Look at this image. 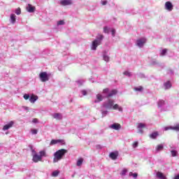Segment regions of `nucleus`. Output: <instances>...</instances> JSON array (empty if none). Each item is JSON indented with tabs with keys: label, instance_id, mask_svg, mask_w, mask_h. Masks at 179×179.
<instances>
[{
	"label": "nucleus",
	"instance_id": "obj_1",
	"mask_svg": "<svg viewBox=\"0 0 179 179\" xmlns=\"http://www.w3.org/2000/svg\"><path fill=\"white\" fill-rule=\"evenodd\" d=\"M68 152L67 150L62 149L54 153L53 163H57L59 161H61L65 154Z\"/></svg>",
	"mask_w": 179,
	"mask_h": 179
},
{
	"label": "nucleus",
	"instance_id": "obj_2",
	"mask_svg": "<svg viewBox=\"0 0 179 179\" xmlns=\"http://www.w3.org/2000/svg\"><path fill=\"white\" fill-rule=\"evenodd\" d=\"M103 39V35H99V37L96 38L95 41L92 42V50H96L98 45H101V40Z\"/></svg>",
	"mask_w": 179,
	"mask_h": 179
},
{
	"label": "nucleus",
	"instance_id": "obj_3",
	"mask_svg": "<svg viewBox=\"0 0 179 179\" xmlns=\"http://www.w3.org/2000/svg\"><path fill=\"white\" fill-rule=\"evenodd\" d=\"M38 77L42 83H45L49 80V76L46 72H41Z\"/></svg>",
	"mask_w": 179,
	"mask_h": 179
},
{
	"label": "nucleus",
	"instance_id": "obj_4",
	"mask_svg": "<svg viewBox=\"0 0 179 179\" xmlns=\"http://www.w3.org/2000/svg\"><path fill=\"white\" fill-rule=\"evenodd\" d=\"M147 39L146 38H141L138 39L136 41V45H138L139 48H142L144 46V44L146 43Z\"/></svg>",
	"mask_w": 179,
	"mask_h": 179
},
{
	"label": "nucleus",
	"instance_id": "obj_5",
	"mask_svg": "<svg viewBox=\"0 0 179 179\" xmlns=\"http://www.w3.org/2000/svg\"><path fill=\"white\" fill-rule=\"evenodd\" d=\"M109 128L113 130L119 131L120 130V129H122V125H120V123H113L110 126H109Z\"/></svg>",
	"mask_w": 179,
	"mask_h": 179
},
{
	"label": "nucleus",
	"instance_id": "obj_6",
	"mask_svg": "<svg viewBox=\"0 0 179 179\" xmlns=\"http://www.w3.org/2000/svg\"><path fill=\"white\" fill-rule=\"evenodd\" d=\"M58 143L64 145L65 141H64V140H62V139L52 140V141H50V145H56V144H58Z\"/></svg>",
	"mask_w": 179,
	"mask_h": 179
},
{
	"label": "nucleus",
	"instance_id": "obj_7",
	"mask_svg": "<svg viewBox=\"0 0 179 179\" xmlns=\"http://www.w3.org/2000/svg\"><path fill=\"white\" fill-rule=\"evenodd\" d=\"M117 156H119V152H111L110 154H109V158H110L112 160H116L117 159Z\"/></svg>",
	"mask_w": 179,
	"mask_h": 179
},
{
	"label": "nucleus",
	"instance_id": "obj_8",
	"mask_svg": "<svg viewBox=\"0 0 179 179\" xmlns=\"http://www.w3.org/2000/svg\"><path fill=\"white\" fill-rule=\"evenodd\" d=\"M42 157H40L37 154H34L32 157V161H34V163H38L39 162H42Z\"/></svg>",
	"mask_w": 179,
	"mask_h": 179
},
{
	"label": "nucleus",
	"instance_id": "obj_9",
	"mask_svg": "<svg viewBox=\"0 0 179 179\" xmlns=\"http://www.w3.org/2000/svg\"><path fill=\"white\" fill-rule=\"evenodd\" d=\"M26 10L30 13H33L36 12V7L31 6V4H28V6L26 7Z\"/></svg>",
	"mask_w": 179,
	"mask_h": 179
},
{
	"label": "nucleus",
	"instance_id": "obj_10",
	"mask_svg": "<svg viewBox=\"0 0 179 179\" xmlns=\"http://www.w3.org/2000/svg\"><path fill=\"white\" fill-rule=\"evenodd\" d=\"M165 8L168 10L169 12L172 11L173 10V5L171 1H167L165 3Z\"/></svg>",
	"mask_w": 179,
	"mask_h": 179
},
{
	"label": "nucleus",
	"instance_id": "obj_11",
	"mask_svg": "<svg viewBox=\"0 0 179 179\" xmlns=\"http://www.w3.org/2000/svg\"><path fill=\"white\" fill-rule=\"evenodd\" d=\"M114 102L113 100H108V103H104L103 106L106 108H111L113 106Z\"/></svg>",
	"mask_w": 179,
	"mask_h": 179
},
{
	"label": "nucleus",
	"instance_id": "obj_12",
	"mask_svg": "<svg viewBox=\"0 0 179 179\" xmlns=\"http://www.w3.org/2000/svg\"><path fill=\"white\" fill-rule=\"evenodd\" d=\"M60 4L63 6H66L71 5V0H62L60 1Z\"/></svg>",
	"mask_w": 179,
	"mask_h": 179
},
{
	"label": "nucleus",
	"instance_id": "obj_13",
	"mask_svg": "<svg viewBox=\"0 0 179 179\" xmlns=\"http://www.w3.org/2000/svg\"><path fill=\"white\" fill-rule=\"evenodd\" d=\"M13 122L10 121L9 124H7L3 126V131L8 130L10 128L13 127Z\"/></svg>",
	"mask_w": 179,
	"mask_h": 179
},
{
	"label": "nucleus",
	"instance_id": "obj_14",
	"mask_svg": "<svg viewBox=\"0 0 179 179\" xmlns=\"http://www.w3.org/2000/svg\"><path fill=\"white\" fill-rule=\"evenodd\" d=\"M38 99V96L36 95L32 94L31 97H29V101H31V103H34Z\"/></svg>",
	"mask_w": 179,
	"mask_h": 179
},
{
	"label": "nucleus",
	"instance_id": "obj_15",
	"mask_svg": "<svg viewBox=\"0 0 179 179\" xmlns=\"http://www.w3.org/2000/svg\"><path fill=\"white\" fill-rule=\"evenodd\" d=\"M157 136H159V133L157 131H155V132L152 133L151 134H149V137L151 139H156Z\"/></svg>",
	"mask_w": 179,
	"mask_h": 179
},
{
	"label": "nucleus",
	"instance_id": "obj_16",
	"mask_svg": "<svg viewBox=\"0 0 179 179\" xmlns=\"http://www.w3.org/2000/svg\"><path fill=\"white\" fill-rule=\"evenodd\" d=\"M164 87H165L166 90L171 89L172 87L171 81H166V83H164Z\"/></svg>",
	"mask_w": 179,
	"mask_h": 179
},
{
	"label": "nucleus",
	"instance_id": "obj_17",
	"mask_svg": "<svg viewBox=\"0 0 179 179\" xmlns=\"http://www.w3.org/2000/svg\"><path fill=\"white\" fill-rule=\"evenodd\" d=\"M53 118L56 119L57 120H61L62 119V115L60 113H55L53 114Z\"/></svg>",
	"mask_w": 179,
	"mask_h": 179
},
{
	"label": "nucleus",
	"instance_id": "obj_18",
	"mask_svg": "<svg viewBox=\"0 0 179 179\" xmlns=\"http://www.w3.org/2000/svg\"><path fill=\"white\" fill-rule=\"evenodd\" d=\"M157 178H159V179H166V176H164V173H162V172H159V171H158V172L157 173Z\"/></svg>",
	"mask_w": 179,
	"mask_h": 179
},
{
	"label": "nucleus",
	"instance_id": "obj_19",
	"mask_svg": "<svg viewBox=\"0 0 179 179\" xmlns=\"http://www.w3.org/2000/svg\"><path fill=\"white\" fill-rule=\"evenodd\" d=\"M10 20L11 23L15 24L16 21V15L15 14H11Z\"/></svg>",
	"mask_w": 179,
	"mask_h": 179
},
{
	"label": "nucleus",
	"instance_id": "obj_20",
	"mask_svg": "<svg viewBox=\"0 0 179 179\" xmlns=\"http://www.w3.org/2000/svg\"><path fill=\"white\" fill-rule=\"evenodd\" d=\"M117 91L116 90H111L108 94V98L113 97L114 95L117 94Z\"/></svg>",
	"mask_w": 179,
	"mask_h": 179
},
{
	"label": "nucleus",
	"instance_id": "obj_21",
	"mask_svg": "<svg viewBox=\"0 0 179 179\" xmlns=\"http://www.w3.org/2000/svg\"><path fill=\"white\" fill-rule=\"evenodd\" d=\"M113 109L114 110H118V111H120V112H122L123 111V109L122 107H120L119 105L117 104H115L113 106Z\"/></svg>",
	"mask_w": 179,
	"mask_h": 179
},
{
	"label": "nucleus",
	"instance_id": "obj_22",
	"mask_svg": "<svg viewBox=\"0 0 179 179\" xmlns=\"http://www.w3.org/2000/svg\"><path fill=\"white\" fill-rule=\"evenodd\" d=\"M171 130H174L176 132H179V124H176V126H173L171 127Z\"/></svg>",
	"mask_w": 179,
	"mask_h": 179
},
{
	"label": "nucleus",
	"instance_id": "obj_23",
	"mask_svg": "<svg viewBox=\"0 0 179 179\" xmlns=\"http://www.w3.org/2000/svg\"><path fill=\"white\" fill-rule=\"evenodd\" d=\"M164 105H165V101L164 100L161 99V100H159V101H158V106L159 107H162Z\"/></svg>",
	"mask_w": 179,
	"mask_h": 179
},
{
	"label": "nucleus",
	"instance_id": "obj_24",
	"mask_svg": "<svg viewBox=\"0 0 179 179\" xmlns=\"http://www.w3.org/2000/svg\"><path fill=\"white\" fill-rule=\"evenodd\" d=\"M83 163V158L78 159V160L77 161V166H81Z\"/></svg>",
	"mask_w": 179,
	"mask_h": 179
},
{
	"label": "nucleus",
	"instance_id": "obj_25",
	"mask_svg": "<svg viewBox=\"0 0 179 179\" xmlns=\"http://www.w3.org/2000/svg\"><path fill=\"white\" fill-rule=\"evenodd\" d=\"M145 127H146V125L144 123H138V129H144Z\"/></svg>",
	"mask_w": 179,
	"mask_h": 179
},
{
	"label": "nucleus",
	"instance_id": "obj_26",
	"mask_svg": "<svg viewBox=\"0 0 179 179\" xmlns=\"http://www.w3.org/2000/svg\"><path fill=\"white\" fill-rule=\"evenodd\" d=\"M134 90H135V92H142L143 90V87H142V86H139L138 87L134 88Z\"/></svg>",
	"mask_w": 179,
	"mask_h": 179
},
{
	"label": "nucleus",
	"instance_id": "obj_27",
	"mask_svg": "<svg viewBox=\"0 0 179 179\" xmlns=\"http://www.w3.org/2000/svg\"><path fill=\"white\" fill-rule=\"evenodd\" d=\"M164 149L163 145H157L156 150L157 151H162Z\"/></svg>",
	"mask_w": 179,
	"mask_h": 179
},
{
	"label": "nucleus",
	"instance_id": "obj_28",
	"mask_svg": "<svg viewBox=\"0 0 179 179\" xmlns=\"http://www.w3.org/2000/svg\"><path fill=\"white\" fill-rule=\"evenodd\" d=\"M96 99H98V101H102L103 100L102 95L100 94H96Z\"/></svg>",
	"mask_w": 179,
	"mask_h": 179
},
{
	"label": "nucleus",
	"instance_id": "obj_29",
	"mask_svg": "<svg viewBox=\"0 0 179 179\" xmlns=\"http://www.w3.org/2000/svg\"><path fill=\"white\" fill-rule=\"evenodd\" d=\"M59 172V171H54L52 173V177H57Z\"/></svg>",
	"mask_w": 179,
	"mask_h": 179
},
{
	"label": "nucleus",
	"instance_id": "obj_30",
	"mask_svg": "<svg viewBox=\"0 0 179 179\" xmlns=\"http://www.w3.org/2000/svg\"><path fill=\"white\" fill-rule=\"evenodd\" d=\"M40 155H38V156H40V157H46V152H45V151H44V150H41V151H40Z\"/></svg>",
	"mask_w": 179,
	"mask_h": 179
},
{
	"label": "nucleus",
	"instance_id": "obj_31",
	"mask_svg": "<svg viewBox=\"0 0 179 179\" xmlns=\"http://www.w3.org/2000/svg\"><path fill=\"white\" fill-rule=\"evenodd\" d=\"M103 59H104L105 62H108L110 60V57L107 55H103Z\"/></svg>",
	"mask_w": 179,
	"mask_h": 179
},
{
	"label": "nucleus",
	"instance_id": "obj_32",
	"mask_svg": "<svg viewBox=\"0 0 179 179\" xmlns=\"http://www.w3.org/2000/svg\"><path fill=\"white\" fill-rule=\"evenodd\" d=\"M171 155H172L173 157H175L176 156H177V151L176 150L171 151Z\"/></svg>",
	"mask_w": 179,
	"mask_h": 179
},
{
	"label": "nucleus",
	"instance_id": "obj_33",
	"mask_svg": "<svg viewBox=\"0 0 179 179\" xmlns=\"http://www.w3.org/2000/svg\"><path fill=\"white\" fill-rule=\"evenodd\" d=\"M15 14H17L18 15L21 14V8H18L15 10Z\"/></svg>",
	"mask_w": 179,
	"mask_h": 179
},
{
	"label": "nucleus",
	"instance_id": "obj_34",
	"mask_svg": "<svg viewBox=\"0 0 179 179\" xmlns=\"http://www.w3.org/2000/svg\"><path fill=\"white\" fill-rule=\"evenodd\" d=\"M127 172L128 171L126 169H123L122 171H121V176H125Z\"/></svg>",
	"mask_w": 179,
	"mask_h": 179
},
{
	"label": "nucleus",
	"instance_id": "obj_35",
	"mask_svg": "<svg viewBox=\"0 0 179 179\" xmlns=\"http://www.w3.org/2000/svg\"><path fill=\"white\" fill-rule=\"evenodd\" d=\"M23 98H24L25 100H28L29 99H30V95L26 94L23 95Z\"/></svg>",
	"mask_w": 179,
	"mask_h": 179
},
{
	"label": "nucleus",
	"instance_id": "obj_36",
	"mask_svg": "<svg viewBox=\"0 0 179 179\" xmlns=\"http://www.w3.org/2000/svg\"><path fill=\"white\" fill-rule=\"evenodd\" d=\"M64 20H59L57 23L58 26L59 25H64Z\"/></svg>",
	"mask_w": 179,
	"mask_h": 179
},
{
	"label": "nucleus",
	"instance_id": "obj_37",
	"mask_svg": "<svg viewBox=\"0 0 179 179\" xmlns=\"http://www.w3.org/2000/svg\"><path fill=\"white\" fill-rule=\"evenodd\" d=\"M111 33L113 37L115 36L116 30L115 29H112Z\"/></svg>",
	"mask_w": 179,
	"mask_h": 179
},
{
	"label": "nucleus",
	"instance_id": "obj_38",
	"mask_svg": "<svg viewBox=\"0 0 179 179\" xmlns=\"http://www.w3.org/2000/svg\"><path fill=\"white\" fill-rule=\"evenodd\" d=\"M104 33L108 34V28L107 27H104L103 29Z\"/></svg>",
	"mask_w": 179,
	"mask_h": 179
},
{
	"label": "nucleus",
	"instance_id": "obj_39",
	"mask_svg": "<svg viewBox=\"0 0 179 179\" xmlns=\"http://www.w3.org/2000/svg\"><path fill=\"white\" fill-rule=\"evenodd\" d=\"M38 133V131L36 129H31V134L34 135H36Z\"/></svg>",
	"mask_w": 179,
	"mask_h": 179
},
{
	"label": "nucleus",
	"instance_id": "obj_40",
	"mask_svg": "<svg viewBox=\"0 0 179 179\" xmlns=\"http://www.w3.org/2000/svg\"><path fill=\"white\" fill-rule=\"evenodd\" d=\"M138 146V142L133 143V148H136Z\"/></svg>",
	"mask_w": 179,
	"mask_h": 179
},
{
	"label": "nucleus",
	"instance_id": "obj_41",
	"mask_svg": "<svg viewBox=\"0 0 179 179\" xmlns=\"http://www.w3.org/2000/svg\"><path fill=\"white\" fill-rule=\"evenodd\" d=\"M129 176H132L134 178H137L138 177V173H129Z\"/></svg>",
	"mask_w": 179,
	"mask_h": 179
},
{
	"label": "nucleus",
	"instance_id": "obj_42",
	"mask_svg": "<svg viewBox=\"0 0 179 179\" xmlns=\"http://www.w3.org/2000/svg\"><path fill=\"white\" fill-rule=\"evenodd\" d=\"M166 52H167L166 49H164L162 50V52H161V55H162V56H164L166 55Z\"/></svg>",
	"mask_w": 179,
	"mask_h": 179
},
{
	"label": "nucleus",
	"instance_id": "obj_43",
	"mask_svg": "<svg viewBox=\"0 0 179 179\" xmlns=\"http://www.w3.org/2000/svg\"><path fill=\"white\" fill-rule=\"evenodd\" d=\"M124 76H131V73H129V71H124L123 73Z\"/></svg>",
	"mask_w": 179,
	"mask_h": 179
},
{
	"label": "nucleus",
	"instance_id": "obj_44",
	"mask_svg": "<svg viewBox=\"0 0 179 179\" xmlns=\"http://www.w3.org/2000/svg\"><path fill=\"white\" fill-rule=\"evenodd\" d=\"M108 92V88L103 90V94H107Z\"/></svg>",
	"mask_w": 179,
	"mask_h": 179
},
{
	"label": "nucleus",
	"instance_id": "obj_45",
	"mask_svg": "<svg viewBox=\"0 0 179 179\" xmlns=\"http://www.w3.org/2000/svg\"><path fill=\"white\" fill-rule=\"evenodd\" d=\"M107 3H108V1H101V5H102V6L107 5Z\"/></svg>",
	"mask_w": 179,
	"mask_h": 179
},
{
	"label": "nucleus",
	"instance_id": "obj_46",
	"mask_svg": "<svg viewBox=\"0 0 179 179\" xmlns=\"http://www.w3.org/2000/svg\"><path fill=\"white\" fill-rule=\"evenodd\" d=\"M172 127H165V131L171 130Z\"/></svg>",
	"mask_w": 179,
	"mask_h": 179
},
{
	"label": "nucleus",
	"instance_id": "obj_47",
	"mask_svg": "<svg viewBox=\"0 0 179 179\" xmlns=\"http://www.w3.org/2000/svg\"><path fill=\"white\" fill-rule=\"evenodd\" d=\"M32 122L37 123L38 122V119L34 118V120H32Z\"/></svg>",
	"mask_w": 179,
	"mask_h": 179
},
{
	"label": "nucleus",
	"instance_id": "obj_48",
	"mask_svg": "<svg viewBox=\"0 0 179 179\" xmlns=\"http://www.w3.org/2000/svg\"><path fill=\"white\" fill-rule=\"evenodd\" d=\"M82 93H83V96H86L87 95L86 90H83Z\"/></svg>",
	"mask_w": 179,
	"mask_h": 179
},
{
	"label": "nucleus",
	"instance_id": "obj_49",
	"mask_svg": "<svg viewBox=\"0 0 179 179\" xmlns=\"http://www.w3.org/2000/svg\"><path fill=\"white\" fill-rule=\"evenodd\" d=\"M173 179H179V174L178 176H176Z\"/></svg>",
	"mask_w": 179,
	"mask_h": 179
},
{
	"label": "nucleus",
	"instance_id": "obj_50",
	"mask_svg": "<svg viewBox=\"0 0 179 179\" xmlns=\"http://www.w3.org/2000/svg\"><path fill=\"white\" fill-rule=\"evenodd\" d=\"M107 113H108V112H107V111H104V112H103V115H107Z\"/></svg>",
	"mask_w": 179,
	"mask_h": 179
},
{
	"label": "nucleus",
	"instance_id": "obj_51",
	"mask_svg": "<svg viewBox=\"0 0 179 179\" xmlns=\"http://www.w3.org/2000/svg\"><path fill=\"white\" fill-rule=\"evenodd\" d=\"M139 133L141 134H143V130H139Z\"/></svg>",
	"mask_w": 179,
	"mask_h": 179
},
{
	"label": "nucleus",
	"instance_id": "obj_52",
	"mask_svg": "<svg viewBox=\"0 0 179 179\" xmlns=\"http://www.w3.org/2000/svg\"><path fill=\"white\" fill-rule=\"evenodd\" d=\"M95 103H97V101H95Z\"/></svg>",
	"mask_w": 179,
	"mask_h": 179
}]
</instances>
